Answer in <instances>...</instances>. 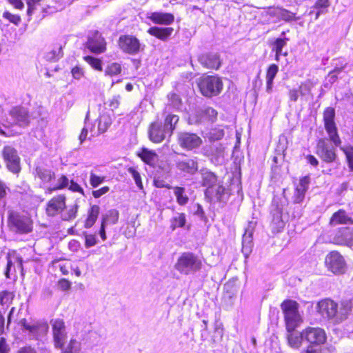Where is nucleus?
I'll return each mask as SVG.
<instances>
[{
	"label": "nucleus",
	"instance_id": "f257e3e1",
	"mask_svg": "<svg viewBox=\"0 0 353 353\" xmlns=\"http://www.w3.org/2000/svg\"><path fill=\"white\" fill-rule=\"evenodd\" d=\"M316 309L324 319L332 323L339 324L350 314L352 302L345 300L338 304L330 299H324L317 303Z\"/></svg>",
	"mask_w": 353,
	"mask_h": 353
},
{
	"label": "nucleus",
	"instance_id": "f03ea898",
	"mask_svg": "<svg viewBox=\"0 0 353 353\" xmlns=\"http://www.w3.org/2000/svg\"><path fill=\"white\" fill-rule=\"evenodd\" d=\"M179 120V116L170 114L166 116L163 124L158 122L152 123L148 130L150 140L159 143L165 139L167 137H170Z\"/></svg>",
	"mask_w": 353,
	"mask_h": 353
},
{
	"label": "nucleus",
	"instance_id": "7ed1b4c3",
	"mask_svg": "<svg viewBox=\"0 0 353 353\" xmlns=\"http://www.w3.org/2000/svg\"><path fill=\"white\" fill-rule=\"evenodd\" d=\"M203 266L201 258L192 252H184L177 259L174 268L183 275H190L199 271Z\"/></svg>",
	"mask_w": 353,
	"mask_h": 353
},
{
	"label": "nucleus",
	"instance_id": "20e7f679",
	"mask_svg": "<svg viewBox=\"0 0 353 353\" xmlns=\"http://www.w3.org/2000/svg\"><path fill=\"white\" fill-rule=\"evenodd\" d=\"M305 342L308 344L301 353H319L320 346L326 341V334L321 327H308L303 330Z\"/></svg>",
	"mask_w": 353,
	"mask_h": 353
},
{
	"label": "nucleus",
	"instance_id": "39448f33",
	"mask_svg": "<svg viewBox=\"0 0 353 353\" xmlns=\"http://www.w3.org/2000/svg\"><path fill=\"white\" fill-rule=\"evenodd\" d=\"M30 117L28 110L23 106H14L12 108L8 115L3 119L1 124L5 128L19 126L26 128L29 125Z\"/></svg>",
	"mask_w": 353,
	"mask_h": 353
},
{
	"label": "nucleus",
	"instance_id": "423d86ee",
	"mask_svg": "<svg viewBox=\"0 0 353 353\" xmlns=\"http://www.w3.org/2000/svg\"><path fill=\"white\" fill-rule=\"evenodd\" d=\"M281 307L284 313L287 332L295 330L302 322L299 304L292 300H285L281 303Z\"/></svg>",
	"mask_w": 353,
	"mask_h": 353
},
{
	"label": "nucleus",
	"instance_id": "0eeeda50",
	"mask_svg": "<svg viewBox=\"0 0 353 353\" xmlns=\"http://www.w3.org/2000/svg\"><path fill=\"white\" fill-rule=\"evenodd\" d=\"M198 85L201 94L207 97L218 95L223 89L222 81L216 76L201 77Z\"/></svg>",
	"mask_w": 353,
	"mask_h": 353
},
{
	"label": "nucleus",
	"instance_id": "6e6552de",
	"mask_svg": "<svg viewBox=\"0 0 353 353\" xmlns=\"http://www.w3.org/2000/svg\"><path fill=\"white\" fill-rule=\"evenodd\" d=\"M8 225L12 231L19 233H28L32 230L30 218L18 212H11L8 217Z\"/></svg>",
	"mask_w": 353,
	"mask_h": 353
},
{
	"label": "nucleus",
	"instance_id": "1a4fd4ad",
	"mask_svg": "<svg viewBox=\"0 0 353 353\" xmlns=\"http://www.w3.org/2000/svg\"><path fill=\"white\" fill-rule=\"evenodd\" d=\"M325 263L327 270L334 274H341L345 272V261L337 251H332L328 253L325 257Z\"/></svg>",
	"mask_w": 353,
	"mask_h": 353
},
{
	"label": "nucleus",
	"instance_id": "9d476101",
	"mask_svg": "<svg viewBox=\"0 0 353 353\" xmlns=\"http://www.w3.org/2000/svg\"><path fill=\"white\" fill-rule=\"evenodd\" d=\"M335 111L330 107L327 108L323 113L325 128L329 135L330 139L335 146L341 143L340 138L337 134V129L334 122Z\"/></svg>",
	"mask_w": 353,
	"mask_h": 353
},
{
	"label": "nucleus",
	"instance_id": "9b49d317",
	"mask_svg": "<svg viewBox=\"0 0 353 353\" xmlns=\"http://www.w3.org/2000/svg\"><path fill=\"white\" fill-rule=\"evenodd\" d=\"M177 141L179 145L187 150H193L199 148L203 143L202 139L195 133L181 132L178 134Z\"/></svg>",
	"mask_w": 353,
	"mask_h": 353
},
{
	"label": "nucleus",
	"instance_id": "f8f14e48",
	"mask_svg": "<svg viewBox=\"0 0 353 353\" xmlns=\"http://www.w3.org/2000/svg\"><path fill=\"white\" fill-rule=\"evenodd\" d=\"M336 149L327 140L321 139L316 145L317 155L326 163H332L336 159Z\"/></svg>",
	"mask_w": 353,
	"mask_h": 353
},
{
	"label": "nucleus",
	"instance_id": "ddd939ff",
	"mask_svg": "<svg viewBox=\"0 0 353 353\" xmlns=\"http://www.w3.org/2000/svg\"><path fill=\"white\" fill-rule=\"evenodd\" d=\"M118 46L123 52L131 55L137 54L141 49L139 40L136 37L129 34L120 36Z\"/></svg>",
	"mask_w": 353,
	"mask_h": 353
},
{
	"label": "nucleus",
	"instance_id": "4468645a",
	"mask_svg": "<svg viewBox=\"0 0 353 353\" xmlns=\"http://www.w3.org/2000/svg\"><path fill=\"white\" fill-rule=\"evenodd\" d=\"M2 155L10 171L13 173L20 171V158L14 148L10 145L5 146L2 151Z\"/></svg>",
	"mask_w": 353,
	"mask_h": 353
},
{
	"label": "nucleus",
	"instance_id": "2eb2a0df",
	"mask_svg": "<svg viewBox=\"0 0 353 353\" xmlns=\"http://www.w3.org/2000/svg\"><path fill=\"white\" fill-rule=\"evenodd\" d=\"M52 327L54 346L62 347L67 338L65 323L62 319H56L50 321Z\"/></svg>",
	"mask_w": 353,
	"mask_h": 353
},
{
	"label": "nucleus",
	"instance_id": "dca6fc26",
	"mask_svg": "<svg viewBox=\"0 0 353 353\" xmlns=\"http://www.w3.org/2000/svg\"><path fill=\"white\" fill-rule=\"evenodd\" d=\"M332 241L333 243L347 247L353 246V228L349 227H343L337 230Z\"/></svg>",
	"mask_w": 353,
	"mask_h": 353
},
{
	"label": "nucleus",
	"instance_id": "f3484780",
	"mask_svg": "<svg viewBox=\"0 0 353 353\" xmlns=\"http://www.w3.org/2000/svg\"><path fill=\"white\" fill-rule=\"evenodd\" d=\"M86 46L92 52L100 54L105 50L106 43L101 34L95 30L90 32Z\"/></svg>",
	"mask_w": 353,
	"mask_h": 353
},
{
	"label": "nucleus",
	"instance_id": "a211bd4d",
	"mask_svg": "<svg viewBox=\"0 0 353 353\" xmlns=\"http://www.w3.org/2000/svg\"><path fill=\"white\" fill-rule=\"evenodd\" d=\"M256 225V221H251L248 223L242 238V252L247 257L252 250V234Z\"/></svg>",
	"mask_w": 353,
	"mask_h": 353
},
{
	"label": "nucleus",
	"instance_id": "6ab92c4d",
	"mask_svg": "<svg viewBox=\"0 0 353 353\" xmlns=\"http://www.w3.org/2000/svg\"><path fill=\"white\" fill-rule=\"evenodd\" d=\"M65 208V197L59 195L51 199L46 208V213L50 216H54L61 212Z\"/></svg>",
	"mask_w": 353,
	"mask_h": 353
},
{
	"label": "nucleus",
	"instance_id": "aec40b11",
	"mask_svg": "<svg viewBox=\"0 0 353 353\" xmlns=\"http://www.w3.org/2000/svg\"><path fill=\"white\" fill-rule=\"evenodd\" d=\"M203 154L210 157L212 160L214 159L217 163H220L224 159L223 148L220 143H212L205 145L203 148Z\"/></svg>",
	"mask_w": 353,
	"mask_h": 353
},
{
	"label": "nucleus",
	"instance_id": "412c9836",
	"mask_svg": "<svg viewBox=\"0 0 353 353\" xmlns=\"http://www.w3.org/2000/svg\"><path fill=\"white\" fill-rule=\"evenodd\" d=\"M199 63L208 69L217 70L221 65L219 55L217 53H205L199 57Z\"/></svg>",
	"mask_w": 353,
	"mask_h": 353
},
{
	"label": "nucleus",
	"instance_id": "4be33fe9",
	"mask_svg": "<svg viewBox=\"0 0 353 353\" xmlns=\"http://www.w3.org/2000/svg\"><path fill=\"white\" fill-rule=\"evenodd\" d=\"M176 168L183 172L193 175L197 172L199 168L197 158L179 160L176 162Z\"/></svg>",
	"mask_w": 353,
	"mask_h": 353
},
{
	"label": "nucleus",
	"instance_id": "5701e85b",
	"mask_svg": "<svg viewBox=\"0 0 353 353\" xmlns=\"http://www.w3.org/2000/svg\"><path fill=\"white\" fill-rule=\"evenodd\" d=\"M310 182V178L308 176H305L300 179L294 195V203H300L303 201L305 192L308 189Z\"/></svg>",
	"mask_w": 353,
	"mask_h": 353
},
{
	"label": "nucleus",
	"instance_id": "b1692460",
	"mask_svg": "<svg viewBox=\"0 0 353 353\" xmlns=\"http://www.w3.org/2000/svg\"><path fill=\"white\" fill-rule=\"evenodd\" d=\"M148 17L153 23L157 24L168 26L174 22V17L170 13L153 12Z\"/></svg>",
	"mask_w": 353,
	"mask_h": 353
},
{
	"label": "nucleus",
	"instance_id": "393cba45",
	"mask_svg": "<svg viewBox=\"0 0 353 353\" xmlns=\"http://www.w3.org/2000/svg\"><path fill=\"white\" fill-rule=\"evenodd\" d=\"M137 156L140 157L145 163L151 167H155L159 161L158 154L154 150L145 148H142L137 152Z\"/></svg>",
	"mask_w": 353,
	"mask_h": 353
},
{
	"label": "nucleus",
	"instance_id": "a878e982",
	"mask_svg": "<svg viewBox=\"0 0 353 353\" xmlns=\"http://www.w3.org/2000/svg\"><path fill=\"white\" fill-rule=\"evenodd\" d=\"M225 188L220 184L216 183L210 188H206L205 194L211 201H221L225 194Z\"/></svg>",
	"mask_w": 353,
	"mask_h": 353
},
{
	"label": "nucleus",
	"instance_id": "bb28decb",
	"mask_svg": "<svg viewBox=\"0 0 353 353\" xmlns=\"http://www.w3.org/2000/svg\"><path fill=\"white\" fill-rule=\"evenodd\" d=\"M196 121H214L217 117V111L211 107H203L196 111Z\"/></svg>",
	"mask_w": 353,
	"mask_h": 353
},
{
	"label": "nucleus",
	"instance_id": "cd10ccee",
	"mask_svg": "<svg viewBox=\"0 0 353 353\" xmlns=\"http://www.w3.org/2000/svg\"><path fill=\"white\" fill-rule=\"evenodd\" d=\"M339 224H353V219L343 210L334 212L330 220L331 226H336Z\"/></svg>",
	"mask_w": 353,
	"mask_h": 353
},
{
	"label": "nucleus",
	"instance_id": "c85d7f7f",
	"mask_svg": "<svg viewBox=\"0 0 353 353\" xmlns=\"http://www.w3.org/2000/svg\"><path fill=\"white\" fill-rule=\"evenodd\" d=\"M34 173L35 176L44 183H48L55 178L54 172L44 166H37Z\"/></svg>",
	"mask_w": 353,
	"mask_h": 353
},
{
	"label": "nucleus",
	"instance_id": "c756f323",
	"mask_svg": "<svg viewBox=\"0 0 353 353\" xmlns=\"http://www.w3.org/2000/svg\"><path fill=\"white\" fill-rule=\"evenodd\" d=\"M287 339L288 345L295 349H298L302 343H305L303 339V331L301 332L290 331L288 332Z\"/></svg>",
	"mask_w": 353,
	"mask_h": 353
},
{
	"label": "nucleus",
	"instance_id": "7c9ffc66",
	"mask_svg": "<svg viewBox=\"0 0 353 353\" xmlns=\"http://www.w3.org/2000/svg\"><path fill=\"white\" fill-rule=\"evenodd\" d=\"M172 28H159V27H152L148 30V32L161 40H165L168 38L173 32Z\"/></svg>",
	"mask_w": 353,
	"mask_h": 353
},
{
	"label": "nucleus",
	"instance_id": "2f4dec72",
	"mask_svg": "<svg viewBox=\"0 0 353 353\" xmlns=\"http://www.w3.org/2000/svg\"><path fill=\"white\" fill-rule=\"evenodd\" d=\"M201 174L203 186L210 188V187L217 183V177L212 172L207 169H202Z\"/></svg>",
	"mask_w": 353,
	"mask_h": 353
},
{
	"label": "nucleus",
	"instance_id": "473e14b6",
	"mask_svg": "<svg viewBox=\"0 0 353 353\" xmlns=\"http://www.w3.org/2000/svg\"><path fill=\"white\" fill-rule=\"evenodd\" d=\"M279 72V67L276 64H272L269 66L266 73V91L270 93L272 92L273 81Z\"/></svg>",
	"mask_w": 353,
	"mask_h": 353
},
{
	"label": "nucleus",
	"instance_id": "72a5a7b5",
	"mask_svg": "<svg viewBox=\"0 0 353 353\" xmlns=\"http://www.w3.org/2000/svg\"><path fill=\"white\" fill-rule=\"evenodd\" d=\"M81 343L76 339L72 338L67 345H63L62 347H56L57 349H61V353H80Z\"/></svg>",
	"mask_w": 353,
	"mask_h": 353
},
{
	"label": "nucleus",
	"instance_id": "f704fd0d",
	"mask_svg": "<svg viewBox=\"0 0 353 353\" xmlns=\"http://www.w3.org/2000/svg\"><path fill=\"white\" fill-rule=\"evenodd\" d=\"M176 202L180 205H185L189 201V197L186 193L185 188L179 186H172Z\"/></svg>",
	"mask_w": 353,
	"mask_h": 353
},
{
	"label": "nucleus",
	"instance_id": "c9c22d12",
	"mask_svg": "<svg viewBox=\"0 0 353 353\" xmlns=\"http://www.w3.org/2000/svg\"><path fill=\"white\" fill-rule=\"evenodd\" d=\"M100 212V208L97 205H93L91 206L88 211V216L85 222V228H91L96 222Z\"/></svg>",
	"mask_w": 353,
	"mask_h": 353
},
{
	"label": "nucleus",
	"instance_id": "e433bc0d",
	"mask_svg": "<svg viewBox=\"0 0 353 353\" xmlns=\"http://www.w3.org/2000/svg\"><path fill=\"white\" fill-rule=\"evenodd\" d=\"M186 223V216L184 213H176L170 220V228L174 230L177 228H184Z\"/></svg>",
	"mask_w": 353,
	"mask_h": 353
},
{
	"label": "nucleus",
	"instance_id": "4c0bfd02",
	"mask_svg": "<svg viewBox=\"0 0 353 353\" xmlns=\"http://www.w3.org/2000/svg\"><path fill=\"white\" fill-rule=\"evenodd\" d=\"M272 215V220L271 226L274 232H279L281 229L284 228L285 223L282 219V212L279 211L275 212H271Z\"/></svg>",
	"mask_w": 353,
	"mask_h": 353
},
{
	"label": "nucleus",
	"instance_id": "58836bf2",
	"mask_svg": "<svg viewBox=\"0 0 353 353\" xmlns=\"http://www.w3.org/2000/svg\"><path fill=\"white\" fill-rule=\"evenodd\" d=\"M119 212L117 210H110L102 216L101 223L108 225H114L117 223L119 219Z\"/></svg>",
	"mask_w": 353,
	"mask_h": 353
},
{
	"label": "nucleus",
	"instance_id": "ea45409f",
	"mask_svg": "<svg viewBox=\"0 0 353 353\" xmlns=\"http://www.w3.org/2000/svg\"><path fill=\"white\" fill-rule=\"evenodd\" d=\"M98 130L100 133L105 132L112 124L110 116L106 113L102 114L99 117Z\"/></svg>",
	"mask_w": 353,
	"mask_h": 353
},
{
	"label": "nucleus",
	"instance_id": "a19ab883",
	"mask_svg": "<svg viewBox=\"0 0 353 353\" xmlns=\"http://www.w3.org/2000/svg\"><path fill=\"white\" fill-rule=\"evenodd\" d=\"M288 38H278L272 44V51H274L276 54L279 55L288 56V52L287 51L283 52V48L287 45Z\"/></svg>",
	"mask_w": 353,
	"mask_h": 353
},
{
	"label": "nucleus",
	"instance_id": "79ce46f5",
	"mask_svg": "<svg viewBox=\"0 0 353 353\" xmlns=\"http://www.w3.org/2000/svg\"><path fill=\"white\" fill-rule=\"evenodd\" d=\"M62 46L59 45L45 54V59L48 61H57L63 57Z\"/></svg>",
	"mask_w": 353,
	"mask_h": 353
},
{
	"label": "nucleus",
	"instance_id": "37998d69",
	"mask_svg": "<svg viewBox=\"0 0 353 353\" xmlns=\"http://www.w3.org/2000/svg\"><path fill=\"white\" fill-rule=\"evenodd\" d=\"M48 329V326L46 323L34 322L32 324L30 323L26 330L28 331L31 334L36 336L38 334L39 331H47Z\"/></svg>",
	"mask_w": 353,
	"mask_h": 353
},
{
	"label": "nucleus",
	"instance_id": "c03bdc74",
	"mask_svg": "<svg viewBox=\"0 0 353 353\" xmlns=\"http://www.w3.org/2000/svg\"><path fill=\"white\" fill-rule=\"evenodd\" d=\"M224 136V130L221 126H216L210 130L208 134V139L212 141L220 140Z\"/></svg>",
	"mask_w": 353,
	"mask_h": 353
},
{
	"label": "nucleus",
	"instance_id": "a18cd8bd",
	"mask_svg": "<svg viewBox=\"0 0 353 353\" xmlns=\"http://www.w3.org/2000/svg\"><path fill=\"white\" fill-rule=\"evenodd\" d=\"M14 297V294L13 292L9 291H2L0 292V303L2 305H8L12 303Z\"/></svg>",
	"mask_w": 353,
	"mask_h": 353
},
{
	"label": "nucleus",
	"instance_id": "49530a36",
	"mask_svg": "<svg viewBox=\"0 0 353 353\" xmlns=\"http://www.w3.org/2000/svg\"><path fill=\"white\" fill-rule=\"evenodd\" d=\"M330 6L329 0H317L314 8L317 9L316 12V19L319 18L320 14L324 13L325 9Z\"/></svg>",
	"mask_w": 353,
	"mask_h": 353
},
{
	"label": "nucleus",
	"instance_id": "de8ad7c7",
	"mask_svg": "<svg viewBox=\"0 0 353 353\" xmlns=\"http://www.w3.org/2000/svg\"><path fill=\"white\" fill-rule=\"evenodd\" d=\"M41 0H26L28 5L27 14L30 17L37 10L38 7L41 6Z\"/></svg>",
	"mask_w": 353,
	"mask_h": 353
},
{
	"label": "nucleus",
	"instance_id": "09e8293b",
	"mask_svg": "<svg viewBox=\"0 0 353 353\" xmlns=\"http://www.w3.org/2000/svg\"><path fill=\"white\" fill-rule=\"evenodd\" d=\"M276 14L278 17L285 21H290L295 19L294 14L285 9H279Z\"/></svg>",
	"mask_w": 353,
	"mask_h": 353
},
{
	"label": "nucleus",
	"instance_id": "8fccbe9b",
	"mask_svg": "<svg viewBox=\"0 0 353 353\" xmlns=\"http://www.w3.org/2000/svg\"><path fill=\"white\" fill-rule=\"evenodd\" d=\"M168 103L175 109H179L181 105V100L179 96L175 93H170L168 95Z\"/></svg>",
	"mask_w": 353,
	"mask_h": 353
},
{
	"label": "nucleus",
	"instance_id": "3c124183",
	"mask_svg": "<svg viewBox=\"0 0 353 353\" xmlns=\"http://www.w3.org/2000/svg\"><path fill=\"white\" fill-rule=\"evenodd\" d=\"M128 172L132 175L133 177L136 185L140 190L143 189V185L141 181V177L139 172H137L134 168L130 167L128 169Z\"/></svg>",
	"mask_w": 353,
	"mask_h": 353
},
{
	"label": "nucleus",
	"instance_id": "603ef678",
	"mask_svg": "<svg viewBox=\"0 0 353 353\" xmlns=\"http://www.w3.org/2000/svg\"><path fill=\"white\" fill-rule=\"evenodd\" d=\"M121 71V65L117 63H112L105 70V74L114 76L119 74Z\"/></svg>",
	"mask_w": 353,
	"mask_h": 353
},
{
	"label": "nucleus",
	"instance_id": "864d4df0",
	"mask_svg": "<svg viewBox=\"0 0 353 353\" xmlns=\"http://www.w3.org/2000/svg\"><path fill=\"white\" fill-rule=\"evenodd\" d=\"M83 235L85 236V247L86 248H89L95 245L98 240L95 234H90L86 232H83Z\"/></svg>",
	"mask_w": 353,
	"mask_h": 353
},
{
	"label": "nucleus",
	"instance_id": "5fc2aeb1",
	"mask_svg": "<svg viewBox=\"0 0 353 353\" xmlns=\"http://www.w3.org/2000/svg\"><path fill=\"white\" fill-rule=\"evenodd\" d=\"M85 60L95 70H102L101 61L99 59L87 56L85 57Z\"/></svg>",
	"mask_w": 353,
	"mask_h": 353
},
{
	"label": "nucleus",
	"instance_id": "6e6d98bb",
	"mask_svg": "<svg viewBox=\"0 0 353 353\" xmlns=\"http://www.w3.org/2000/svg\"><path fill=\"white\" fill-rule=\"evenodd\" d=\"M69 185V179L65 175H61L57 181V185L52 188L51 190H56L65 188Z\"/></svg>",
	"mask_w": 353,
	"mask_h": 353
},
{
	"label": "nucleus",
	"instance_id": "4d7b16f0",
	"mask_svg": "<svg viewBox=\"0 0 353 353\" xmlns=\"http://www.w3.org/2000/svg\"><path fill=\"white\" fill-rule=\"evenodd\" d=\"M3 17L8 19L10 23L18 26L21 22V17L17 14H12L8 11H5L3 13Z\"/></svg>",
	"mask_w": 353,
	"mask_h": 353
},
{
	"label": "nucleus",
	"instance_id": "13d9d810",
	"mask_svg": "<svg viewBox=\"0 0 353 353\" xmlns=\"http://www.w3.org/2000/svg\"><path fill=\"white\" fill-rule=\"evenodd\" d=\"M283 205L281 204V199L277 196H274L272 199L271 205V212H275L279 211L282 212Z\"/></svg>",
	"mask_w": 353,
	"mask_h": 353
},
{
	"label": "nucleus",
	"instance_id": "bf43d9fd",
	"mask_svg": "<svg viewBox=\"0 0 353 353\" xmlns=\"http://www.w3.org/2000/svg\"><path fill=\"white\" fill-rule=\"evenodd\" d=\"M78 211V205L74 204L68 212L64 214L63 219L65 221H69L76 217Z\"/></svg>",
	"mask_w": 353,
	"mask_h": 353
},
{
	"label": "nucleus",
	"instance_id": "052dcab7",
	"mask_svg": "<svg viewBox=\"0 0 353 353\" xmlns=\"http://www.w3.org/2000/svg\"><path fill=\"white\" fill-rule=\"evenodd\" d=\"M103 181V178H101L94 174H91L90 182L93 188H97Z\"/></svg>",
	"mask_w": 353,
	"mask_h": 353
},
{
	"label": "nucleus",
	"instance_id": "680f3d73",
	"mask_svg": "<svg viewBox=\"0 0 353 353\" xmlns=\"http://www.w3.org/2000/svg\"><path fill=\"white\" fill-rule=\"evenodd\" d=\"M344 152L348 161L349 165L353 170V148H346L344 149Z\"/></svg>",
	"mask_w": 353,
	"mask_h": 353
},
{
	"label": "nucleus",
	"instance_id": "e2e57ef3",
	"mask_svg": "<svg viewBox=\"0 0 353 353\" xmlns=\"http://www.w3.org/2000/svg\"><path fill=\"white\" fill-rule=\"evenodd\" d=\"M310 91H311V85L310 83H301V85L299 86V92L302 96H305L306 94H310Z\"/></svg>",
	"mask_w": 353,
	"mask_h": 353
},
{
	"label": "nucleus",
	"instance_id": "0e129e2a",
	"mask_svg": "<svg viewBox=\"0 0 353 353\" xmlns=\"http://www.w3.org/2000/svg\"><path fill=\"white\" fill-rule=\"evenodd\" d=\"M154 185L156 188H165L167 189H171L172 188V186L166 183V182L164 180L161 179L159 178H158V179L155 178L154 179Z\"/></svg>",
	"mask_w": 353,
	"mask_h": 353
},
{
	"label": "nucleus",
	"instance_id": "69168bd1",
	"mask_svg": "<svg viewBox=\"0 0 353 353\" xmlns=\"http://www.w3.org/2000/svg\"><path fill=\"white\" fill-rule=\"evenodd\" d=\"M58 285L61 290L66 291L71 288V283L67 279H62L59 281Z\"/></svg>",
	"mask_w": 353,
	"mask_h": 353
},
{
	"label": "nucleus",
	"instance_id": "338daca9",
	"mask_svg": "<svg viewBox=\"0 0 353 353\" xmlns=\"http://www.w3.org/2000/svg\"><path fill=\"white\" fill-rule=\"evenodd\" d=\"M10 347L6 343V340L4 337L0 338V353H8Z\"/></svg>",
	"mask_w": 353,
	"mask_h": 353
},
{
	"label": "nucleus",
	"instance_id": "774afa93",
	"mask_svg": "<svg viewBox=\"0 0 353 353\" xmlns=\"http://www.w3.org/2000/svg\"><path fill=\"white\" fill-rule=\"evenodd\" d=\"M71 72L73 77L76 79H80L83 75V69L78 66H76L74 68H72Z\"/></svg>",
	"mask_w": 353,
	"mask_h": 353
}]
</instances>
